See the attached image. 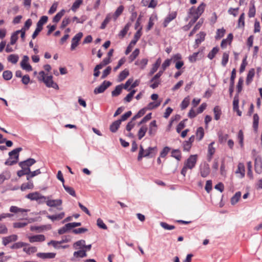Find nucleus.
I'll use <instances>...</instances> for the list:
<instances>
[{"instance_id":"nucleus-1","label":"nucleus","mask_w":262,"mask_h":262,"mask_svg":"<svg viewBox=\"0 0 262 262\" xmlns=\"http://www.w3.org/2000/svg\"><path fill=\"white\" fill-rule=\"evenodd\" d=\"M37 78L38 80L43 81L47 87L52 88L56 90L59 89L57 84L53 81V76L52 75H46L45 72L43 71L39 72Z\"/></svg>"},{"instance_id":"nucleus-2","label":"nucleus","mask_w":262,"mask_h":262,"mask_svg":"<svg viewBox=\"0 0 262 262\" xmlns=\"http://www.w3.org/2000/svg\"><path fill=\"white\" fill-rule=\"evenodd\" d=\"M198 160V155H192L189 157V158L184 162V166L181 170V174L185 177L188 169H193L196 163Z\"/></svg>"},{"instance_id":"nucleus-3","label":"nucleus","mask_w":262,"mask_h":262,"mask_svg":"<svg viewBox=\"0 0 262 262\" xmlns=\"http://www.w3.org/2000/svg\"><path fill=\"white\" fill-rule=\"evenodd\" d=\"M205 7V4L202 3L197 8L191 7L189 10V17L191 18V21L194 24L203 13Z\"/></svg>"},{"instance_id":"nucleus-4","label":"nucleus","mask_w":262,"mask_h":262,"mask_svg":"<svg viewBox=\"0 0 262 262\" xmlns=\"http://www.w3.org/2000/svg\"><path fill=\"white\" fill-rule=\"evenodd\" d=\"M158 152V149L156 146L149 147L144 150L142 146H140V150L138 157V160H141L143 157L152 158L156 156Z\"/></svg>"},{"instance_id":"nucleus-5","label":"nucleus","mask_w":262,"mask_h":262,"mask_svg":"<svg viewBox=\"0 0 262 262\" xmlns=\"http://www.w3.org/2000/svg\"><path fill=\"white\" fill-rule=\"evenodd\" d=\"M20 147L15 148L9 153V158L5 162L6 165H12L18 162L19 152L21 150Z\"/></svg>"},{"instance_id":"nucleus-6","label":"nucleus","mask_w":262,"mask_h":262,"mask_svg":"<svg viewBox=\"0 0 262 262\" xmlns=\"http://www.w3.org/2000/svg\"><path fill=\"white\" fill-rule=\"evenodd\" d=\"M26 197L31 200L39 201L40 202H44L47 199V196L42 195L38 192L30 193Z\"/></svg>"},{"instance_id":"nucleus-7","label":"nucleus","mask_w":262,"mask_h":262,"mask_svg":"<svg viewBox=\"0 0 262 262\" xmlns=\"http://www.w3.org/2000/svg\"><path fill=\"white\" fill-rule=\"evenodd\" d=\"M29 60V57L27 55H24L23 57V59L21 60L20 63L21 68L23 70L27 72H30L32 70V68L30 64Z\"/></svg>"},{"instance_id":"nucleus-8","label":"nucleus","mask_w":262,"mask_h":262,"mask_svg":"<svg viewBox=\"0 0 262 262\" xmlns=\"http://www.w3.org/2000/svg\"><path fill=\"white\" fill-rule=\"evenodd\" d=\"M45 202L47 205L50 207H58L61 206L62 204L61 199L51 200L49 199V196L47 197Z\"/></svg>"},{"instance_id":"nucleus-9","label":"nucleus","mask_w":262,"mask_h":262,"mask_svg":"<svg viewBox=\"0 0 262 262\" xmlns=\"http://www.w3.org/2000/svg\"><path fill=\"white\" fill-rule=\"evenodd\" d=\"M83 34L81 32H79L76 34L72 39V43L71 46V50H74L78 46L79 42L82 37Z\"/></svg>"},{"instance_id":"nucleus-10","label":"nucleus","mask_w":262,"mask_h":262,"mask_svg":"<svg viewBox=\"0 0 262 262\" xmlns=\"http://www.w3.org/2000/svg\"><path fill=\"white\" fill-rule=\"evenodd\" d=\"M73 253V256L71 258V260L75 261L79 260L80 258L85 257L87 256L86 251L84 249L77 250Z\"/></svg>"},{"instance_id":"nucleus-11","label":"nucleus","mask_w":262,"mask_h":262,"mask_svg":"<svg viewBox=\"0 0 262 262\" xmlns=\"http://www.w3.org/2000/svg\"><path fill=\"white\" fill-rule=\"evenodd\" d=\"M111 85V82L104 81L100 86L95 89L94 92L95 94L103 93Z\"/></svg>"},{"instance_id":"nucleus-12","label":"nucleus","mask_w":262,"mask_h":262,"mask_svg":"<svg viewBox=\"0 0 262 262\" xmlns=\"http://www.w3.org/2000/svg\"><path fill=\"white\" fill-rule=\"evenodd\" d=\"M210 171V167L208 164L204 163L200 165V174L203 178L207 177L209 174Z\"/></svg>"},{"instance_id":"nucleus-13","label":"nucleus","mask_w":262,"mask_h":262,"mask_svg":"<svg viewBox=\"0 0 262 262\" xmlns=\"http://www.w3.org/2000/svg\"><path fill=\"white\" fill-rule=\"evenodd\" d=\"M18 236L16 234H12L2 238V243L4 246H7L10 243L17 240Z\"/></svg>"},{"instance_id":"nucleus-14","label":"nucleus","mask_w":262,"mask_h":262,"mask_svg":"<svg viewBox=\"0 0 262 262\" xmlns=\"http://www.w3.org/2000/svg\"><path fill=\"white\" fill-rule=\"evenodd\" d=\"M237 177L242 179L245 177V168L244 164L242 163H239L237 165V168L235 172Z\"/></svg>"},{"instance_id":"nucleus-15","label":"nucleus","mask_w":262,"mask_h":262,"mask_svg":"<svg viewBox=\"0 0 262 262\" xmlns=\"http://www.w3.org/2000/svg\"><path fill=\"white\" fill-rule=\"evenodd\" d=\"M177 15V13L175 11L169 13L164 20L163 26L166 27L171 21L176 18Z\"/></svg>"},{"instance_id":"nucleus-16","label":"nucleus","mask_w":262,"mask_h":262,"mask_svg":"<svg viewBox=\"0 0 262 262\" xmlns=\"http://www.w3.org/2000/svg\"><path fill=\"white\" fill-rule=\"evenodd\" d=\"M29 210L20 208L15 206H12L10 208V211L12 213H20L21 215H23V216H25V215L24 214V213H26L28 212Z\"/></svg>"},{"instance_id":"nucleus-17","label":"nucleus","mask_w":262,"mask_h":262,"mask_svg":"<svg viewBox=\"0 0 262 262\" xmlns=\"http://www.w3.org/2000/svg\"><path fill=\"white\" fill-rule=\"evenodd\" d=\"M28 237L30 243L41 242L45 240V236L42 234L29 236Z\"/></svg>"},{"instance_id":"nucleus-18","label":"nucleus","mask_w":262,"mask_h":262,"mask_svg":"<svg viewBox=\"0 0 262 262\" xmlns=\"http://www.w3.org/2000/svg\"><path fill=\"white\" fill-rule=\"evenodd\" d=\"M37 256L43 259H52L56 256V253L54 252L42 253L39 252L37 253Z\"/></svg>"},{"instance_id":"nucleus-19","label":"nucleus","mask_w":262,"mask_h":262,"mask_svg":"<svg viewBox=\"0 0 262 262\" xmlns=\"http://www.w3.org/2000/svg\"><path fill=\"white\" fill-rule=\"evenodd\" d=\"M255 170L259 174L262 172V160L260 157H257L255 159Z\"/></svg>"},{"instance_id":"nucleus-20","label":"nucleus","mask_w":262,"mask_h":262,"mask_svg":"<svg viewBox=\"0 0 262 262\" xmlns=\"http://www.w3.org/2000/svg\"><path fill=\"white\" fill-rule=\"evenodd\" d=\"M214 144V142H212L209 144L208 147L207 159L209 161L211 160L212 157L215 152V148L213 147Z\"/></svg>"},{"instance_id":"nucleus-21","label":"nucleus","mask_w":262,"mask_h":262,"mask_svg":"<svg viewBox=\"0 0 262 262\" xmlns=\"http://www.w3.org/2000/svg\"><path fill=\"white\" fill-rule=\"evenodd\" d=\"M158 17L156 14H152L149 19L148 25L146 28L147 31L150 30L153 27L155 22L157 20Z\"/></svg>"},{"instance_id":"nucleus-22","label":"nucleus","mask_w":262,"mask_h":262,"mask_svg":"<svg viewBox=\"0 0 262 262\" xmlns=\"http://www.w3.org/2000/svg\"><path fill=\"white\" fill-rule=\"evenodd\" d=\"M35 162L36 161L34 159L30 158L26 161L20 162L19 163V165L20 167H24V166H25L26 167L30 168V167L35 163Z\"/></svg>"},{"instance_id":"nucleus-23","label":"nucleus","mask_w":262,"mask_h":262,"mask_svg":"<svg viewBox=\"0 0 262 262\" xmlns=\"http://www.w3.org/2000/svg\"><path fill=\"white\" fill-rule=\"evenodd\" d=\"M85 244V241L83 239H81L74 243L73 245V247L75 250L84 249Z\"/></svg>"},{"instance_id":"nucleus-24","label":"nucleus","mask_w":262,"mask_h":262,"mask_svg":"<svg viewBox=\"0 0 262 262\" xmlns=\"http://www.w3.org/2000/svg\"><path fill=\"white\" fill-rule=\"evenodd\" d=\"M148 59L146 58H143L141 59H138L136 61L135 64L138 66L141 69L143 70L145 68L148 63Z\"/></svg>"},{"instance_id":"nucleus-25","label":"nucleus","mask_w":262,"mask_h":262,"mask_svg":"<svg viewBox=\"0 0 262 262\" xmlns=\"http://www.w3.org/2000/svg\"><path fill=\"white\" fill-rule=\"evenodd\" d=\"M161 63V58H158L156 62L152 65V67L151 69L149 74L151 75L154 73H155L158 69L159 66H160Z\"/></svg>"},{"instance_id":"nucleus-26","label":"nucleus","mask_w":262,"mask_h":262,"mask_svg":"<svg viewBox=\"0 0 262 262\" xmlns=\"http://www.w3.org/2000/svg\"><path fill=\"white\" fill-rule=\"evenodd\" d=\"M238 99L236 97H234L233 102V108L235 111L239 116L242 115V112L239 110L238 108Z\"/></svg>"},{"instance_id":"nucleus-27","label":"nucleus","mask_w":262,"mask_h":262,"mask_svg":"<svg viewBox=\"0 0 262 262\" xmlns=\"http://www.w3.org/2000/svg\"><path fill=\"white\" fill-rule=\"evenodd\" d=\"M72 229L71 223L66 224L63 227L60 228L58 230V233L59 234H63Z\"/></svg>"},{"instance_id":"nucleus-28","label":"nucleus","mask_w":262,"mask_h":262,"mask_svg":"<svg viewBox=\"0 0 262 262\" xmlns=\"http://www.w3.org/2000/svg\"><path fill=\"white\" fill-rule=\"evenodd\" d=\"M129 75V71L125 69L122 71L118 76V81L119 82L122 81Z\"/></svg>"},{"instance_id":"nucleus-29","label":"nucleus","mask_w":262,"mask_h":262,"mask_svg":"<svg viewBox=\"0 0 262 262\" xmlns=\"http://www.w3.org/2000/svg\"><path fill=\"white\" fill-rule=\"evenodd\" d=\"M22 170H19L17 172V175L18 177H20L24 175H28L29 176V174L30 173V168L29 167H21Z\"/></svg>"},{"instance_id":"nucleus-30","label":"nucleus","mask_w":262,"mask_h":262,"mask_svg":"<svg viewBox=\"0 0 262 262\" xmlns=\"http://www.w3.org/2000/svg\"><path fill=\"white\" fill-rule=\"evenodd\" d=\"M66 11L64 9H62L60 11L58 12L53 19V21L54 23H58L61 17L64 15Z\"/></svg>"},{"instance_id":"nucleus-31","label":"nucleus","mask_w":262,"mask_h":262,"mask_svg":"<svg viewBox=\"0 0 262 262\" xmlns=\"http://www.w3.org/2000/svg\"><path fill=\"white\" fill-rule=\"evenodd\" d=\"M123 10L124 7L122 5H121L117 8V9H116L114 14L113 15V17L115 20H116L118 16L121 14Z\"/></svg>"},{"instance_id":"nucleus-32","label":"nucleus","mask_w":262,"mask_h":262,"mask_svg":"<svg viewBox=\"0 0 262 262\" xmlns=\"http://www.w3.org/2000/svg\"><path fill=\"white\" fill-rule=\"evenodd\" d=\"M131 26V24L128 23H127L124 27V28L119 32V37L123 38L128 32L129 27Z\"/></svg>"},{"instance_id":"nucleus-33","label":"nucleus","mask_w":262,"mask_h":262,"mask_svg":"<svg viewBox=\"0 0 262 262\" xmlns=\"http://www.w3.org/2000/svg\"><path fill=\"white\" fill-rule=\"evenodd\" d=\"M8 61L13 64H15L17 62L19 59V56L16 54H11L8 57Z\"/></svg>"},{"instance_id":"nucleus-34","label":"nucleus","mask_w":262,"mask_h":262,"mask_svg":"<svg viewBox=\"0 0 262 262\" xmlns=\"http://www.w3.org/2000/svg\"><path fill=\"white\" fill-rule=\"evenodd\" d=\"M241 192L238 191L232 197L231 199V203L232 205H234L238 202L241 197Z\"/></svg>"},{"instance_id":"nucleus-35","label":"nucleus","mask_w":262,"mask_h":262,"mask_svg":"<svg viewBox=\"0 0 262 262\" xmlns=\"http://www.w3.org/2000/svg\"><path fill=\"white\" fill-rule=\"evenodd\" d=\"M206 34L203 32L197 35L198 38L195 39V43L198 46L204 40Z\"/></svg>"},{"instance_id":"nucleus-36","label":"nucleus","mask_w":262,"mask_h":262,"mask_svg":"<svg viewBox=\"0 0 262 262\" xmlns=\"http://www.w3.org/2000/svg\"><path fill=\"white\" fill-rule=\"evenodd\" d=\"M121 123V120H116L114 121L111 125H110V130L111 131H116L120 126Z\"/></svg>"},{"instance_id":"nucleus-37","label":"nucleus","mask_w":262,"mask_h":262,"mask_svg":"<svg viewBox=\"0 0 262 262\" xmlns=\"http://www.w3.org/2000/svg\"><path fill=\"white\" fill-rule=\"evenodd\" d=\"M34 187V185L32 182H29L27 183H24L20 187L21 191H25L26 189H32Z\"/></svg>"},{"instance_id":"nucleus-38","label":"nucleus","mask_w":262,"mask_h":262,"mask_svg":"<svg viewBox=\"0 0 262 262\" xmlns=\"http://www.w3.org/2000/svg\"><path fill=\"white\" fill-rule=\"evenodd\" d=\"M18 35H19V31H15V32H13L11 35V36L10 38V41L9 43H10V44H11V45H14L16 42V41L18 39Z\"/></svg>"},{"instance_id":"nucleus-39","label":"nucleus","mask_w":262,"mask_h":262,"mask_svg":"<svg viewBox=\"0 0 262 262\" xmlns=\"http://www.w3.org/2000/svg\"><path fill=\"white\" fill-rule=\"evenodd\" d=\"M110 62V58L109 57L105 58L100 64L96 66V69H101L104 66L108 64Z\"/></svg>"},{"instance_id":"nucleus-40","label":"nucleus","mask_w":262,"mask_h":262,"mask_svg":"<svg viewBox=\"0 0 262 262\" xmlns=\"http://www.w3.org/2000/svg\"><path fill=\"white\" fill-rule=\"evenodd\" d=\"M48 17L47 16H42L37 23V27L42 28L43 25L48 21Z\"/></svg>"},{"instance_id":"nucleus-41","label":"nucleus","mask_w":262,"mask_h":262,"mask_svg":"<svg viewBox=\"0 0 262 262\" xmlns=\"http://www.w3.org/2000/svg\"><path fill=\"white\" fill-rule=\"evenodd\" d=\"M190 100L189 96H187L183 99L181 104V108L182 110L185 109L188 106L190 103Z\"/></svg>"},{"instance_id":"nucleus-42","label":"nucleus","mask_w":262,"mask_h":262,"mask_svg":"<svg viewBox=\"0 0 262 262\" xmlns=\"http://www.w3.org/2000/svg\"><path fill=\"white\" fill-rule=\"evenodd\" d=\"M254 76V71L253 69L250 70L248 73L246 78L247 84H249L252 81L253 78Z\"/></svg>"},{"instance_id":"nucleus-43","label":"nucleus","mask_w":262,"mask_h":262,"mask_svg":"<svg viewBox=\"0 0 262 262\" xmlns=\"http://www.w3.org/2000/svg\"><path fill=\"white\" fill-rule=\"evenodd\" d=\"M213 112L214 114V119L216 120H218L221 117V111L219 106H216L213 109Z\"/></svg>"},{"instance_id":"nucleus-44","label":"nucleus","mask_w":262,"mask_h":262,"mask_svg":"<svg viewBox=\"0 0 262 262\" xmlns=\"http://www.w3.org/2000/svg\"><path fill=\"white\" fill-rule=\"evenodd\" d=\"M82 2L83 0H76L71 7V10L75 12L82 4Z\"/></svg>"},{"instance_id":"nucleus-45","label":"nucleus","mask_w":262,"mask_h":262,"mask_svg":"<svg viewBox=\"0 0 262 262\" xmlns=\"http://www.w3.org/2000/svg\"><path fill=\"white\" fill-rule=\"evenodd\" d=\"M219 48L217 47H214L212 50L208 53L207 57L210 59H212L215 56V55L217 54V53L219 52Z\"/></svg>"},{"instance_id":"nucleus-46","label":"nucleus","mask_w":262,"mask_h":262,"mask_svg":"<svg viewBox=\"0 0 262 262\" xmlns=\"http://www.w3.org/2000/svg\"><path fill=\"white\" fill-rule=\"evenodd\" d=\"M225 30L223 28L221 29H219L217 30L215 38L216 39H219L223 37L225 33Z\"/></svg>"},{"instance_id":"nucleus-47","label":"nucleus","mask_w":262,"mask_h":262,"mask_svg":"<svg viewBox=\"0 0 262 262\" xmlns=\"http://www.w3.org/2000/svg\"><path fill=\"white\" fill-rule=\"evenodd\" d=\"M123 87L122 85H117L115 89L112 92V95L113 96H117L119 95L122 91Z\"/></svg>"},{"instance_id":"nucleus-48","label":"nucleus","mask_w":262,"mask_h":262,"mask_svg":"<svg viewBox=\"0 0 262 262\" xmlns=\"http://www.w3.org/2000/svg\"><path fill=\"white\" fill-rule=\"evenodd\" d=\"M140 53V50L139 49H136L131 54V55L129 56V59L130 60V62L133 61L136 57L139 55Z\"/></svg>"},{"instance_id":"nucleus-49","label":"nucleus","mask_w":262,"mask_h":262,"mask_svg":"<svg viewBox=\"0 0 262 262\" xmlns=\"http://www.w3.org/2000/svg\"><path fill=\"white\" fill-rule=\"evenodd\" d=\"M24 251L26 253L30 254L32 253H34L36 252L37 250V249L35 247H25L24 248Z\"/></svg>"},{"instance_id":"nucleus-50","label":"nucleus","mask_w":262,"mask_h":262,"mask_svg":"<svg viewBox=\"0 0 262 262\" xmlns=\"http://www.w3.org/2000/svg\"><path fill=\"white\" fill-rule=\"evenodd\" d=\"M111 17H112V16H111V15L110 14H108L107 15L106 17H105V19L104 20V21L102 23L101 26L100 27V28L101 29H104L105 28V27L107 25V24L111 20Z\"/></svg>"},{"instance_id":"nucleus-51","label":"nucleus","mask_w":262,"mask_h":262,"mask_svg":"<svg viewBox=\"0 0 262 262\" xmlns=\"http://www.w3.org/2000/svg\"><path fill=\"white\" fill-rule=\"evenodd\" d=\"M97 225L99 228L104 230H106L107 228L106 225L104 223L103 220L100 218L97 219Z\"/></svg>"},{"instance_id":"nucleus-52","label":"nucleus","mask_w":262,"mask_h":262,"mask_svg":"<svg viewBox=\"0 0 262 262\" xmlns=\"http://www.w3.org/2000/svg\"><path fill=\"white\" fill-rule=\"evenodd\" d=\"M161 104V102H150L147 106L146 109V110H152L158 107Z\"/></svg>"},{"instance_id":"nucleus-53","label":"nucleus","mask_w":262,"mask_h":262,"mask_svg":"<svg viewBox=\"0 0 262 262\" xmlns=\"http://www.w3.org/2000/svg\"><path fill=\"white\" fill-rule=\"evenodd\" d=\"M245 26V14L243 13L239 16L238 21V27H244Z\"/></svg>"},{"instance_id":"nucleus-54","label":"nucleus","mask_w":262,"mask_h":262,"mask_svg":"<svg viewBox=\"0 0 262 262\" xmlns=\"http://www.w3.org/2000/svg\"><path fill=\"white\" fill-rule=\"evenodd\" d=\"M70 21H71V19L69 17H64L61 22V24L60 25V28H61V29L64 28L66 26H67L70 23Z\"/></svg>"},{"instance_id":"nucleus-55","label":"nucleus","mask_w":262,"mask_h":262,"mask_svg":"<svg viewBox=\"0 0 262 262\" xmlns=\"http://www.w3.org/2000/svg\"><path fill=\"white\" fill-rule=\"evenodd\" d=\"M63 187H64L65 190L68 193H69L72 196H76L75 191V190H74V189L73 188H72L71 187H69V186H66L64 184L63 185Z\"/></svg>"},{"instance_id":"nucleus-56","label":"nucleus","mask_w":262,"mask_h":262,"mask_svg":"<svg viewBox=\"0 0 262 262\" xmlns=\"http://www.w3.org/2000/svg\"><path fill=\"white\" fill-rule=\"evenodd\" d=\"M161 226L165 230H171L175 228V227L173 225H170L165 222L160 223Z\"/></svg>"},{"instance_id":"nucleus-57","label":"nucleus","mask_w":262,"mask_h":262,"mask_svg":"<svg viewBox=\"0 0 262 262\" xmlns=\"http://www.w3.org/2000/svg\"><path fill=\"white\" fill-rule=\"evenodd\" d=\"M147 110L146 108H144L140 110L138 113L133 117V120H136V119L139 118L143 116Z\"/></svg>"},{"instance_id":"nucleus-58","label":"nucleus","mask_w":262,"mask_h":262,"mask_svg":"<svg viewBox=\"0 0 262 262\" xmlns=\"http://www.w3.org/2000/svg\"><path fill=\"white\" fill-rule=\"evenodd\" d=\"M259 117L257 114H255L253 115V125L254 129L256 130L258 125Z\"/></svg>"},{"instance_id":"nucleus-59","label":"nucleus","mask_w":262,"mask_h":262,"mask_svg":"<svg viewBox=\"0 0 262 262\" xmlns=\"http://www.w3.org/2000/svg\"><path fill=\"white\" fill-rule=\"evenodd\" d=\"M229 59V54L227 53H224L222 57V64L225 67Z\"/></svg>"},{"instance_id":"nucleus-60","label":"nucleus","mask_w":262,"mask_h":262,"mask_svg":"<svg viewBox=\"0 0 262 262\" xmlns=\"http://www.w3.org/2000/svg\"><path fill=\"white\" fill-rule=\"evenodd\" d=\"M27 222H15L13 224V226L15 228H21L27 225Z\"/></svg>"},{"instance_id":"nucleus-61","label":"nucleus","mask_w":262,"mask_h":262,"mask_svg":"<svg viewBox=\"0 0 262 262\" xmlns=\"http://www.w3.org/2000/svg\"><path fill=\"white\" fill-rule=\"evenodd\" d=\"M3 76L5 80H10L12 77V72L10 71H5L3 72Z\"/></svg>"},{"instance_id":"nucleus-62","label":"nucleus","mask_w":262,"mask_h":262,"mask_svg":"<svg viewBox=\"0 0 262 262\" xmlns=\"http://www.w3.org/2000/svg\"><path fill=\"white\" fill-rule=\"evenodd\" d=\"M136 93V90H134L133 91H132L128 94L127 95V96L124 98V100L126 101V102H130L135 93Z\"/></svg>"},{"instance_id":"nucleus-63","label":"nucleus","mask_w":262,"mask_h":262,"mask_svg":"<svg viewBox=\"0 0 262 262\" xmlns=\"http://www.w3.org/2000/svg\"><path fill=\"white\" fill-rule=\"evenodd\" d=\"M172 157L175 158L178 161L181 158V152L179 150H174L172 151Z\"/></svg>"},{"instance_id":"nucleus-64","label":"nucleus","mask_w":262,"mask_h":262,"mask_svg":"<svg viewBox=\"0 0 262 262\" xmlns=\"http://www.w3.org/2000/svg\"><path fill=\"white\" fill-rule=\"evenodd\" d=\"M27 245V244L24 242H19L13 244L11 248L12 249H19Z\"/></svg>"}]
</instances>
